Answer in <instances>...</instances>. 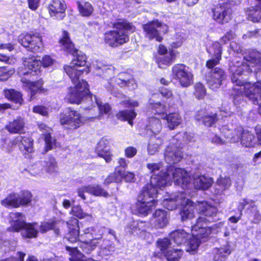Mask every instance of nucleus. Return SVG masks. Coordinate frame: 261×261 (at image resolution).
<instances>
[{
    "label": "nucleus",
    "mask_w": 261,
    "mask_h": 261,
    "mask_svg": "<svg viewBox=\"0 0 261 261\" xmlns=\"http://www.w3.org/2000/svg\"><path fill=\"white\" fill-rule=\"evenodd\" d=\"M59 42L65 51L74 56L76 55L70 65H65L64 69L73 85V87L71 86L68 88L66 99L70 103H78L88 92L87 82L80 80V76L84 72H86V73L88 72V66L86 65L87 58L85 54L79 51L74 47L67 32H63Z\"/></svg>",
    "instance_id": "obj_1"
},
{
    "label": "nucleus",
    "mask_w": 261,
    "mask_h": 261,
    "mask_svg": "<svg viewBox=\"0 0 261 261\" xmlns=\"http://www.w3.org/2000/svg\"><path fill=\"white\" fill-rule=\"evenodd\" d=\"M249 66V64H245L244 62L238 60L237 58L229 64V71L231 73V79L234 84L231 95L233 103L237 108L245 103L244 95L253 103H259L258 98L259 97L261 98V86L258 84L245 83L240 78L245 72L252 71Z\"/></svg>",
    "instance_id": "obj_2"
},
{
    "label": "nucleus",
    "mask_w": 261,
    "mask_h": 261,
    "mask_svg": "<svg viewBox=\"0 0 261 261\" xmlns=\"http://www.w3.org/2000/svg\"><path fill=\"white\" fill-rule=\"evenodd\" d=\"M150 174H152L150 181L153 177H158L162 180H166V183L163 186H155L152 185V188L157 190L165 187L170 185L172 179L175 185L181 186L183 189L186 188L190 184L192 178L184 169L176 168L173 166H170L166 172H163L161 170L162 164L160 163H148L146 165ZM149 185H151V182Z\"/></svg>",
    "instance_id": "obj_3"
},
{
    "label": "nucleus",
    "mask_w": 261,
    "mask_h": 261,
    "mask_svg": "<svg viewBox=\"0 0 261 261\" xmlns=\"http://www.w3.org/2000/svg\"><path fill=\"white\" fill-rule=\"evenodd\" d=\"M196 208L198 213L201 215L196 220V223L192 226V231L195 233V236L201 239L207 238L211 233H216L218 225L215 224L213 227H208V223L217 221L219 219L217 209L216 207L209 204L206 201L198 202ZM204 240H203L204 241Z\"/></svg>",
    "instance_id": "obj_4"
},
{
    "label": "nucleus",
    "mask_w": 261,
    "mask_h": 261,
    "mask_svg": "<svg viewBox=\"0 0 261 261\" xmlns=\"http://www.w3.org/2000/svg\"><path fill=\"white\" fill-rule=\"evenodd\" d=\"M166 183V180L158 177H153L151 185H146L138 196L134 213L142 216H147L151 212L152 207L154 206L157 202L154 198L158 194V191L152 188V186L161 187Z\"/></svg>",
    "instance_id": "obj_5"
},
{
    "label": "nucleus",
    "mask_w": 261,
    "mask_h": 261,
    "mask_svg": "<svg viewBox=\"0 0 261 261\" xmlns=\"http://www.w3.org/2000/svg\"><path fill=\"white\" fill-rule=\"evenodd\" d=\"M114 30L105 34V42L111 47H117L129 41L128 32H134L135 27L132 23L120 20L113 24Z\"/></svg>",
    "instance_id": "obj_6"
},
{
    "label": "nucleus",
    "mask_w": 261,
    "mask_h": 261,
    "mask_svg": "<svg viewBox=\"0 0 261 261\" xmlns=\"http://www.w3.org/2000/svg\"><path fill=\"white\" fill-rule=\"evenodd\" d=\"M11 220L9 229L14 231L22 229V236L28 238H36L38 234L36 223H26L24 216L20 213H12L10 215Z\"/></svg>",
    "instance_id": "obj_7"
},
{
    "label": "nucleus",
    "mask_w": 261,
    "mask_h": 261,
    "mask_svg": "<svg viewBox=\"0 0 261 261\" xmlns=\"http://www.w3.org/2000/svg\"><path fill=\"white\" fill-rule=\"evenodd\" d=\"M32 195L28 191H23L19 193H12L9 194L2 200L1 204L6 207L18 208L27 206L31 202Z\"/></svg>",
    "instance_id": "obj_8"
},
{
    "label": "nucleus",
    "mask_w": 261,
    "mask_h": 261,
    "mask_svg": "<svg viewBox=\"0 0 261 261\" xmlns=\"http://www.w3.org/2000/svg\"><path fill=\"white\" fill-rule=\"evenodd\" d=\"M53 63V60L49 56H44L41 62L35 57L25 59L23 61L25 71L19 72V73L24 75H30L31 76L38 75L41 72L40 69L41 64L44 67H47L51 65Z\"/></svg>",
    "instance_id": "obj_9"
},
{
    "label": "nucleus",
    "mask_w": 261,
    "mask_h": 261,
    "mask_svg": "<svg viewBox=\"0 0 261 261\" xmlns=\"http://www.w3.org/2000/svg\"><path fill=\"white\" fill-rule=\"evenodd\" d=\"M145 37L149 40L155 39L156 41L161 42L163 37L161 34H165L168 31V27L159 22L158 20L150 21L143 25Z\"/></svg>",
    "instance_id": "obj_10"
},
{
    "label": "nucleus",
    "mask_w": 261,
    "mask_h": 261,
    "mask_svg": "<svg viewBox=\"0 0 261 261\" xmlns=\"http://www.w3.org/2000/svg\"><path fill=\"white\" fill-rule=\"evenodd\" d=\"M84 232L86 237L90 240V242L84 240L80 247L84 252L89 253L98 245V241L101 240L102 233L99 230L97 231L96 228L93 227L86 228Z\"/></svg>",
    "instance_id": "obj_11"
},
{
    "label": "nucleus",
    "mask_w": 261,
    "mask_h": 261,
    "mask_svg": "<svg viewBox=\"0 0 261 261\" xmlns=\"http://www.w3.org/2000/svg\"><path fill=\"white\" fill-rule=\"evenodd\" d=\"M18 41L28 50L38 53L43 48L42 38L39 34L22 35L19 36Z\"/></svg>",
    "instance_id": "obj_12"
},
{
    "label": "nucleus",
    "mask_w": 261,
    "mask_h": 261,
    "mask_svg": "<svg viewBox=\"0 0 261 261\" xmlns=\"http://www.w3.org/2000/svg\"><path fill=\"white\" fill-rule=\"evenodd\" d=\"M172 74L183 87H187L193 82V74L189 68L182 64L175 65L172 68Z\"/></svg>",
    "instance_id": "obj_13"
},
{
    "label": "nucleus",
    "mask_w": 261,
    "mask_h": 261,
    "mask_svg": "<svg viewBox=\"0 0 261 261\" xmlns=\"http://www.w3.org/2000/svg\"><path fill=\"white\" fill-rule=\"evenodd\" d=\"M61 125H66L67 128L76 129L83 124L81 115L76 111L67 109L60 117Z\"/></svg>",
    "instance_id": "obj_14"
},
{
    "label": "nucleus",
    "mask_w": 261,
    "mask_h": 261,
    "mask_svg": "<svg viewBox=\"0 0 261 261\" xmlns=\"http://www.w3.org/2000/svg\"><path fill=\"white\" fill-rule=\"evenodd\" d=\"M208 68L211 70L205 75V80L209 87L213 90L219 88L222 85V81L226 78L224 70L215 66Z\"/></svg>",
    "instance_id": "obj_15"
},
{
    "label": "nucleus",
    "mask_w": 261,
    "mask_h": 261,
    "mask_svg": "<svg viewBox=\"0 0 261 261\" xmlns=\"http://www.w3.org/2000/svg\"><path fill=\"white\" fill-rule=\"evenodd\" d=\"M212 17L217 23L223 24L231 19V10L227 4L219 3L211 9Z\"/></svg>",
    "instance_id": "obj_16"
},
{
    "label": "nucleus",
    "mask_w": 261,
    "mask_h": 261,
    "mask_svg": "<svg viewBox=\"0 0 261 261\" xmlns=\"http://www.w3.org/2000/svg\"><path fill=\"white\" fill-rule=\"evenodd\" d=\"M237 134L233 135L232 132L228 131L226 133L227 137L233 142L241 141L242 145L246 147H250L254 144L255 137L253 134L247 130H244L241 126H239Z\"/></svg>",
    "instance_id": "obj_17"
},
{
    "label": "nucleus",
    "mask_w": 261,
    "mask_h": 261,
    "mask_svg": "<svg viewBox=\"0 0 261 261\" xmlns=\"http://www.w3.org/2000/svg\"><path fill=\"white\" fill-rule=\"evenodd\" d=\"M123 179L126 182H134L135 180V174L130 172L126 173L121 170L119 167H117L115 171L105 179L103 184L107 186L114 182H121Z\"/></svg>",
    "instance_id": "obj_18"
},
{
    "label": "nucleus",
    "mask_w": 261,
    "mask_h": 261,
    "mask_svg": "<svg viewBox=\"0 0 261 261\" xmlns=\"http://www.w3.org/2000/svg\"><path fill=\"white\" fill-rule=\"evenodd\" d=\"M96 103L100 115H109L111 111V107L109 104L107 103H103L100 99H98L96 95H92L89 94V90H88L87 95L82 97L81 100L77 104L80 103L82 101L87 103L89 106L87 107H85V109H89L93 106L94 101Z\"/></svg>",
    "instance_id": "obj_19"
},
{
    "label": "nucleus",
    "mask_w": 261,
    "mask_h": 261,
    "mask_svg": "<svg viewBox=\"0 0 261 261\" xmlns=\"http://www.w3.org/2000/svg\"><path fill=\"white\" fill-rule=\"evenodd\" d=\"M164 157L167 163L173 164L179 162L183 158V154L179 147L170 144L166 148Z\"/></svg>",
    "instance_id": "obj_20"
},
{
    "label": "nucleus",
    "mask_w": 261,
    "mask_h": 261,
    "mask_svg": "<svg viewBox=\"0 0 261 261\" xmlns=\"http://www.w3.org/2000/svg\"><path fill=\"white\" fill-rule=\"evenodd\" d=\"M169 214L166 211L158 209L153 214L151 220L152 225L156 228H163L169 222Z\"/></svg>",
    "instance_id": "obj_21"
},
{
    "label": "nucleus",
    "mask_w": 261,
    "mask_h": 261,
    "mask_svg": "<svg viewBox=\"0 0 261 261\" xmlns=\"http://www.w3.org/2000/svg\"><path fill=\"white\" fill-rule=\"evenodd\" d=\"M87 192L96 196H103L107 197L109 196L108 192L106 191L99 185H89L81 187L78 189V195L83 199L85 200L86 197L84 193Z\"/></svg>",
    "instance_id": "obj_22"
},
{
    "label": "nucleus",
    "mask_w": 261,
    "mask_h": 261,
    "mask_svg": "<svg viewBox=\"0 0 261 261\" xmlns=\"http://www.w3.org/2000/svg\"><path fill=\"white\" fill-rule=\"evenodd\" d=\"M109 141L108 139L102 138L98 142L95 151L97 155L105 159L106 162L109 163L112 160V154L109 148Z\"/></svg>",
    "instance_id": "obj_23"
},
{
    "label": "nucleus",
    "mask_w": 261,
    "mask_h": 261,
    "mask_svg": "<svg viewBox=\"0 0 261 261\" xmlns=\"http://www.w3.org/2000/svg\"><path fill=\"white\" fill-rule=\"evenodd\" d=\"M66 5L63 0H52L48 5V10L51 16H57L59 19H62L65 17Z\"/></svg>",
    "instance_id": "obj_24"
},
{
    "label": "nucleus",
    "mask_w": 261,
    "mask_h": 261,
    "mask_svg": "<svg viewBox=\"0 0 261 261\" xmlns=\"http://www.w3.org/2000/svg\"><path fill=\"white\" fill-rule=\"evenodd\" d=\"M208 51L214 55L215 58L208 60L206 63L207 68L216 66L219 63L221 59L222 49L219 42H215L207 49Z\"/></svg>",
    "instance_id": "obj_25"
},
{
    "label": "nucleus",
    "mask_w": 261,
    "mask_h": 261,
    "mask_svg": "<svg viewBox=\"0 0 261 261\" xmlns=\"http://www.w3.org/2000/svg\"><path fill=\"white\" fill-rule=\"evenodd\" d=\"M193 185L196 189L205 190L213 184V179L208 176L195 173L193 175Z\"/></svg>",
    "instance_id": "obj_26"
},
{
    "label": "nucleus",
    "mask_w": 261,
    "mask_h": 261,
    "mask_svg": "<svg viewBox=\"0 0 261 261\" xmlns=\"http://www.w3.org/2000/svg\"><path fill=\"white\" fill-rule=\"evenodd\" d=\"M79 221L76 219H73L69 222H67L69 229V232L67 239L68 241L71 243L75 242L78 238L80 240H84V234L80 235L79 231Z\"/></svg>",
    "instance_id": "obj_27"
},
{
    "label": "nucleus",
    "mask_w": 261,
    "mask_h": 261,
    "mask_svg": "<svg viewBox=\"0 0 261 261\" xmlns=\"http://www.w3.org/2000/svg\"><path fill=\"white\" fill-rule=\"evenodd\" d=\"M25 122L23 118L17 117L16 119L10 121L5 126V128L11 134L23 133L24 129Z\"/></svg>",
    "instance_id": "obj_28"
},
{
    "label": "nucleus",
    "mask_w": 261,
    "mask_h": 261,
    "mask_svg": "<svg viewBox=\"0 0 261 261\" xmlns=\"http://www.w3.org/2000/svg\"><path fill=\"white\" fill-rule=\"evenodd\" d=\"M38 127L40 130L42 132V135H44V141L46 144V151L56 147V140L52 138L50 135V132L52 131L51 129L44 123L39 124Z\"/></svg>",
    "instance_id": "obj_29"
},
{
    "label": "nucleus",
    "mask_w": 261,
    "mask_h": 261,
    "mask_svg": "<svg viewBox=\"0 0 261 261\" xmlns=\"http://www.w3.org/2000/svg\"><path fill=\"white\" fill-rule=\"evenodd\" d=\"M15 142L18 144L20 150L24 153L33 151V140L31 138L19 136L16 137Z\"/></svg>",
    "instance_id": "obj_30"
},
{
    "label": "nucleus",
    "mask_w": 261,
    "mask_h": 261,
    "mask_svg": "<svg viewBox=\"0 0 261 261\" xmlns=\"http://www.w3.org/2000/svg\"><path fill=\"white\" fill-rule=\"evenodd\" d=\"M180 212L182 221H186L194 217L195 205L193 202L189 199H184V204Z\"/></svg>",
    "instance_id": "obj_31"
},
{
    "label": "nucleus",
    "mask_w": 261,
    "mask_h": 261,
    "mask_svg": "<svg viewBox=\"0 0 261 261\" xmlns=\"http://www.w3.org/2000/svg\"><path fill=\"white\" fill-rule=\"evenodd\" d=\"M21 81L22 83L23 88L31 92V97L34 95L36 92L41 90L43 82L42 81H38L36 82H32L30 80L27 79L25 77L21 79Z\"/></svg>",
    "instance_id": "obj_32"
},
{
    "label": "nucleus",
    "mask_w": 261,
    "mask_h": 261,
    "mask_svg": "<svg viewBox=\"0 0 261 261\" xmlns=\"http://www.w3.org/2000/svg\"><path fill=\"white\" fill-rule=\"evenodd\" d=\"M190 234L183 229L175 230L169 235L170 239L177 245H181L186 242Z\"/></svg>",
    "instance_id": "obj_33"
},
{
    "label": "nucleus",
    "mask_w": 261,
    "mask_h": 261,
    "mask_svg": "<svg viewBox=\"0 0 261 261\" xmlns=\"http://www.w3.org/2000/svg\"><path fill=\"white\" fill-rule=\"evenodd\" d=\"M129 231L133 234H136L140 237H143L144 234L149 236L145 228V223L142 221H133L128 226Z\"/></svg>",
    "instance_id": "obj_34"
},
{
    "label": "nucleus",
    "mask_w": 261,
    "mask_h": 261,
    "mask_svg": "<svg viewBox=\"0 0 261 261\" xmlns=\"http://www.w3.org/2000/svg\"><path fill=\"white\" fill-rule=\"evenodd\" d=\"M163 119L166 120L168 128L171 130L175 129L182 122L181 116L177 113L167 114Z\"/></svg>",
    "instance_id": "obj_35"
},
{
    "label": "nucleus",
    "mask_w": 261,
    "mask_h": 261,
    "mask_svg": "<svg viewBox=\"0 0 261 261\" xmlns=\"http://www.w3.org/2000/svg\"><path fill=\"white\" fill-rule=\"evenodd\" d=\"M116 82L121 86H127L131 90L135 89L137 87L135 80L131 78L130 75L125 73L120 74V77L117 80Z\"/></svg>",
    "instance_id": "obj_36"
},
{
    "label": "nucleus",
    "mask_w": 261,
    "mask_h": 261,
    "mask_svg": "<svg viewBox=\"0 0 261 261\" xmlns=\"http://www.w3.org/2000/svg\"><path fill=\"white\" fill-rule=\"evenodd\" d=\"M180 204H184V200H182V197L180 195L176 196L174 197H170L164 200L163 206L169 210H173L176 208Z\"/></svg>",
    "instance_id": "obj_37"
},
{
    "label": "nucleus",
    "mask_w": 261,
    "mask_h": 261,
    "mask_svg": "<svg viewBox=\"0 0 261 261\" xmlns=\"http://www.w3.org/2000/svg\"><path fill=\"white\" fill-rule=\"evenodd\" d=\"M196 119L201 121L205 126H211L216 120V115L215 114L210 115L204 111H201L198 112Z\"/></svg>",
    "instance_id": "obj_38"
},
{
    "label": "nucleus",
    "mask_w": 261,
    "mask_h": 261,
    "mask_svg": "<svg viewBox=\"0 0 261 261\" xmlns=\"http://www.w3.org/2000/svg\"><path fill=\"white\" fill-rule=\"evenodd\" d=\"M163 144V140L160 138L152 137L148 143L147 151L150 155H153L159 151L161 146Z\"/></svg>",
    "instance_id": "obj_39"
},
{
    "label": "nucleus",
    "mask_w": 261,
    "mask_h": 261,
    "mask_svg": "<svg viewBox=\"0 0 261 261\" xmlns=\"http://www.w3.org/2000/svg\"><path fill=\"white\" fill-rule=\"evenodd\" d=\"M58 222L55 220L51 219L48 221L41 223L40 225V231L41 233H45L47 231L52 229L56 234H59V229L57 226Z\"/></svg>",
    "instance_id": "obj_40"
},
{
    "label": "nucleus",
    "mask_w": 261,
    "mask_h": 261,
    "mask_svg": "<svg viewBox=\"0 0 261 261\" xmlns=\"http://www.w3.org/2000/svg\"><path fill=\"white\" fill-rule=\"evenodd\" d=\"M241 62H244V64H249V67L257 65H261V54L259 53H252L250 56H245L244 60Z\"/></svg>",
    "instance_id": "obj_41"
},
{
    "label": "nucleus",
    "mask_w": 261,
    "mask_h": 261,
    "mask_svg": "<svg viewBox=\"0 0 261 261\" xmlns=\"http://www.w3.org/2000/svg\"><path fill=\"white\" fill-rule=\"evenodd\" d=\"M146 127L147 129H150L154 134L159 133L162 128L160 118L156 116L149 118Z\"/></svg>",
    "instance_id": "obj_42"
},
{
    "label": "nucleus",
    "mask_w": 261,
    "mask_h": 261,
    "mask_svg": "<svg viewBox=\"0 0 261 261\" xmlns=\"http://www.w3.org/2000/svg\"><path fill=\"white\" fill-rule=\"evenodd\" d=\"M149 104L153 112L156 115L161 117L162 119L164 118L166 114L167 107L165 105L162 104L161 102H153L152 100H150Z\"/></svg>",
    "instance_id": "obj_43"
},
{
    "label": "nucleus",
    "mask_w": 261,
    "mask_h": 261,
    "mask_svg": "<svg viewBox=\"0 0 261 261\" xmlns=\"http://www.w3.org/2000/svg\"><path fill=\"white\" fill-rule=\"evenodd\" d=\"M231 250L228 246H226L224 248H215L214 249V260L215 261L224 260L226 255L229 254Z\"/></svg>",
    "instance_id": "obj_44"
},
{
    "label": "nucleus",
    "mask_w": 261,
    "mask_h": 261,
    "mask_svg": "<svg viewBox=\"0 0 261 261\" xmlns=\"http://www.w3.org/2000/svg\"><path fill=\"white\" fill-rule=\"evenodd\" d=\"M248 19L254 22L261 21V7L256 6L255 7L250 8L248 11Z\"/></svg>",
    "instance_id": "obj_45"
},
{
    "label": "nucleus",
    "mask_w": 261,
    "mask_h": 261,
    "mask_svg": "<svg viewBox=\"0 0 261 261\" xmlns=\"http://www.w3.org/2000/svg\"><path fill=\"white\" fill-rule=\"evenodd\" d=\"M77 5L79 12L82 16L88 17L92 14L93 8L90 3L81 2H78Z\"/></svg>",
    "instance_id": "obj_46"
},
{
    "label": "nucleus",
    "mask_w": 261,
    "mask_h": 261,
    "mask_svg": "<svg viewBox=\"0 0 261 261\" xmlns=\"http://www.w3.org/2000/svg\"><path fill=\"white\" fill-rule=\"evenodd\" d=\"M4 95L5 97L15 103L21 104L22 99L21 94L14 89L5 90L4 91Z\"/></svg>",
    "instance_id": "obj_47"
},
{
    "label": "nucleus",
    "mask_w": 261,
    "mask_h": 261,
    "mask_svg": "<svg viewBox=\"0 0 261 261\" xmlns=\"http://www.w3.org/2000/svg\"><path fill=\"white\" fill-rule=\"evenodd\" d=\"M45 171L49 174H53L58 172L57 162L54 158L50 156L44 162L43 165Z\"/></svg>",
    "instance_id": "obj_48"
},
{
    "label": "nucleus",
    "mask_w": 261,
    "mask_h": 261,
    "mask_svg": "<svg viewBox=\"0 0 261 261\" xmlns=\"http://www.w3.org/2000/svg\"><path fill=\"white\" fill-rule=\"evenodd\" d=\"M175 52L172 50H170L169 55L164 56L158 58V64L159 67L162 68V65H169L172 63L175 58Z\"/></svg>",
    "instance_id": "obj_49"
},
{
    "label": "nucleus",
    "mask_w": 261,
    "mask_h": 261,
    "mask_svg": "<svg viewBox=\"0 0 261 261\" xmlns=\"http://www.w3.org/2000/svg\"><path fill=\"white\" fill-rule=\"evenodd\" d=\"M192 236L193 237L190 238L188 244L187 251L191 253H194L201 244L202 240L198 237L195 236V232H193Z\"/></svg>",
    "instance_id": "obj_50"
},
{
    "label": "nucleus",
    "mask_w": 261,
    "mask_h": 261,
    "mask_svg": "<svg viewBox=\"0 0 261 261\" xmlns=\"http://www.w3.org/2000/svg\"><path fill=\"white\" fill-rule=\"evenodd\" d=\"M136 116V113L133 110H123L117 114L118 119L122 120H127L128 123L132 125H133L132 120L135 118Z\"/></svg>",
    "instance_id": "obj_51"
},
{
    "label": "nucleus",
    "mask_w": 261,
    "mask_h": 261,
    "mask_svg": "<svg viewBox=\"0 0 261 261\" xmlns=\"http://www.w3.org/2000/svg\"><path fill=\"white\" fill-rule=\"evenodd\" d=\"M182 255V251L179 249H169L164 254L168 261H177Z\"/></svg>",
    "instance_id": "obj_52"
},
{
    "label": "nucleus",
    "mask_w": 261,
    "mask_h": 261,
    "mask_svg": "<svg viewBox=\"0 0 261 261\" xmlns=\"http://www.w3.org/2000/svg\"><path fill=\"white\" fill-rule=\"evenodd\" d=\"M66 250L69 252L71 257L70 258V261H84L82 259L83 255L77 249L76 247L66 246Z\"/></svg>",
    "instance_id": "obj_53"
},
{
    "label": "nucleus",
    "mask_w": 261,
    "mask_h": 261,
    "mask_svg": "<svg viewBox=\"0 0 261 261\" xmlns=\"http://www.w3.org/2000/svg\"><path fill=\"white\" fill-rule=\"evenodd\" d=\"M194 95L198 99H203L206 95V89L203 85L200 83H196L195 86Z\"/></svg>",
    "instance_id": "obj_54"
},
{
    "label": "nucleus",
    "mask_w": 261,
    "mask_h": 261,
    "mask_svg": "<svg viewBox=\"0 0 261 261\" xmlns=\"http://www.w3.org/2000/svg\"><path fill=\"white\" fill-rule=\"evenodd\" d=\"M160 249L162 253L165 254L167 251L170 249V246L172 244L170 240L167 238H164L158 241L157 242Z\"/></svg>",
    "instance_id": "obj_55"
},
{
    "label": "nucleus",
    "mask_w": 261,
    "mask_h": 261,
    "mask_svg": "<svg viewBox=\"0 0 261 261\" xmlns=\"http://www.w3.org/2000/svg\"><path fill=\"white\" fill-rule=\"evenodd\" d=\"M15 72L13 68H8L4 66L0 67V81L7 80Z\"/></svg>",
    "instance_id": "obj_56"
},
{
    "label": "nucleus",
    "mask_w": 261,
    "mask_h": 261,
    "mask_svg": "<svg viewBox=\"0 0 261 261\" xmlns=\"http://www.w3.org/2000/svg\"><path fill=\"white\" fill-rule=\"evenodd\" d=\"M174 38L175 40L170 44L172 48H176L180 47L185 41L184 34L180 32L176 33Z\"/></svg>",
    "instance_id": "obj_57"
},
{
    "label": "nucleus",
    "mask_w": 261,
    "mask_h": 261,
    "mask_svg": "<svg viewBox=\"0 0 261 261\" xmlns=\"http://www.w3.org/2000/svg\"><path fill=\"white\" fill-rule=\"evenodd\" d=\"M71 213L79 219L85 218L88 216H90L88 214L84 212L83 210L80 205L73 206L72 208Z\"/></svg>",
    "instance_id": "obj_58"
},
{
    "label": "nucleus",
    "mask_w": 261,
    "mask_h": 261,
    "mask_svg": "<svg viewBox=\"0 0 261 261\" xmlns=\"http://www.w3.org/2000/svg\"><path fill=\"white\" fill-rule=\"evenodd\" d=\"M217 184L220 187L221 190H225L228 188L231 185L230 179L229 177H220L217 179Z\"/></svg>",
    "instance_id": "obj_59"
},
{
    "label": "nucleus",
    "mask_w": 261,
    "mask_h": 261,
    "mask_svg": "<svg viewBox=\"0 0 261 261\" xmlns=\"http://www.w3.org/2000/svg\"><path fill=\"white\" fill-rule=\"evenodd\" d=\"M1 149L8 152L11 150L12 147L14 144L13 142L6 139H2L1 140Z\"/></svg>",
    "instance_id": "obj_60"
},
{
    "label": "nucleus",
    "mask_w": 261,
    "mask_h": 261,
    "mask_svg": "<svg viewBox=\"0 0 261 261\" xmlns=\"http://www.w3.org/2000/svg\"><path fill=\"white\" fill-rule=\"evenodd\" d=\"M238 127L236 128L235 129H232V128H229V127L228 125H224L221 127L220 128V132L223 135V136L227 139L229 141L232 142V141L230 140L229 138H228L226 135L225 134L228 132V131H230V132H232V134L233 135H236L237 134L236 132L238 130ZM233 142H234L233 141Z\"/></svg>",
    "instance_id": "obj_61"
},
{
    "label": "nucleus",
    "mask_w": 261,
    "mask_h": 261,
    "mask_svg": "<svg viewBox=\"0 0 261 261\" xmlns=\"http://www.w3.org/2000/svg\"><path fill=\"white\" fill-rule=\"evenodd\" d=\"M137 149L132 146L127 147L125 149V155L128 158H132L134 157L137 153Z\"/></svg>",
    "instance_id": "obj_62"
},
{
    "label": "nucleus",
    "mask_w": 261,
    "mask_h": 261,
    "mask_svg": "<svg viewBox=\"0 0 261 261\" xmlns=\"http://www.w3.org/2000/svg\"><path fill=\"white\" fill-rule=\"evenodd\" d=\"M25 253L21 251L17 252V257H10L3 261H24Z\"/></svg>",
    "instance_id": "obj_63"
},
{
    "label": "nucleus",
    "mask_w": 261,
    "mask_h": 261,
    "mask_svg": "<svg viewBox=\"0 0 261 261\" xmlns=\"http://www.w3.org/2000/svg\"><path fill=\"white\" fill-rule=\"evenodd\" d=\"M33 112L43 116H46L48 115V111L47 109L43 106H36L34 107Z\"/></svg>",
    "instance_id": "obj_64"
}]
</instances>
